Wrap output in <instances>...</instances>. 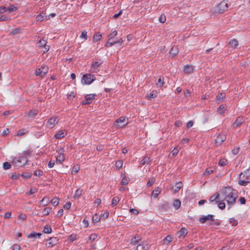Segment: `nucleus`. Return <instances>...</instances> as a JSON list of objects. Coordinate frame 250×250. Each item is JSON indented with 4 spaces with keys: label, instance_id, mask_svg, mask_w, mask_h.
<instances>
[{
    "label": "nucleus",
    "instance_id": "1",
    "mask_svg": "<svg viewBox=\"0 0 250 250\" xmlns=\"http://www.w3.org/2000/svg\"><path fill=\"white\" fill-rule=\"evenodd\" d=\"M221 199L226 200L229 205H233L238 197L237 191L230 187H225L220 190Z\"/></svg>",
    "mask_w": 250,
    "mask_h": 250
},
{
    "label": "nucleus",
    "instance_id": "2",
    "mask_svg": "<svg viewBox=\"0 0 250 250\" xmlns=\"http://www.w3.org/2000/svg\"><path fill=\"white\" fill-rule=\"evenodd\" d=\"M250 168L241 172L239 176V184L245 186L250 182Z\"/></svg>",
    "mask_w": 250,
    "mask_h": 250
},
{
    "label": "nucleus",
    "instance_id": "3",
    "mask_svg": "<svg viewBox=\"0 0 250 250\" xmlns=\"http://www.w3.org/2000/svg\"><path fill=\"white\" fill-rule=\"evenodd\" d=\"M127 120L125 117L122 116L116 120L114 125L118 128H123L127 124Z\"/></svg>",
    "mask_w": 250,
    "mask_h": 250
},
{
    "label": "nucleus",
    "instance_id": "4",
    "mask_svg": "<svg viewBox=\"0 0 250 250\" xmlns=\"http://www.w3.org/2000/svg\"><path fill=\"white\" fill-rule=\"evenodd\" d=\"M94 76L90 74H86L83 75L82 78V83L83 82L84 83L86 84H89L94 81Z\"/></svg>",
    "mask_w": 250,
    "mask_h": 250
},
{
    "label": "nucleus",
    "instance_id": "5",
    "mask_svg": "<svg viewBox=\"0 0 250 250\" xmlns=\"http://www.w3.org/2000/svg\"><path fill=\"white\" fill-rule=\"evenodd\" d=\"M48 71V67L46 66H42L36 71V76L44 77Z\"/></svg>",
    "mask_w": 250,
    "mask_h": 250
},
{
    "label": "nucleus",
    "instance_id": "6",
    "mask_svg": "<svg viewBox=\"0 0 250 250\" xmlns=\"http://www.w3.org/2000/svg\"><path fill=\"white\" fill-rule=\"evenodd\" d=\"M59 121V120L57 117H52L47 122L46 126L49 128H52L58 123Z\"/></svg>",
    "mask_w": 250,
    "mask_h": 250
},
{
    "label": "nucleus",
    "instance_id": "7",
    "mask_svg": "<svg viewBox=\"0 0 250 250\" xmlns=\"http://www.w3.org/2000/svg\"><path fill=\"white\" fill-rule=\"evenodd\" d=\"M214 220V215L211 214H209L208 215H204L201 216L199 218V221L201 223H205L207 221H213Z\"/></svg>",
    "mask_w": 250,
    "mask_h": 250
},
{
    "label": "nucleus",
    "instance_id": "8",
    "mask_svg": "<svg viewBox=\"0 0 250 250\" xmlns=\"http://www.w3.org/2000/svg\"><path fill=\"white\" fill-rule=\"evenodd\" d=\"M103 62L100 61L99 62H94L91 66V69L90 71L92 73H96L97 71L98 67L101 65Z\"/></svg>",
    "mask_w": 250,
    "mask_h": 250
},
{
    "label": "nucleus",
    "instance_id": "9",
    "mask_svg": "<svg viewBox=\"0 0 250 250\" xmlns=\"http://www.w3.org/2000/svg\"><path fill=\"white\" fill-rule=\"evenodd\" d=\"M148 247V244L146 242L144 241L142 244H140L137 246L136 250H147Z\"/></svg>",
    "mask_w": 250,
    "mask_h": 250
},
{
    "label": "nucleus",
    "instance_id": "10",
    "mask_svg": "<svg viewBox=\"0 0 250 250\" xmlns=\"http://www.w3.org/2000/svg\"><path fill=\"white\" fill-rule=\"evenodd\" d=\"M244 120L243 117H239L237 118L233 125H232V127L233 128H236L239 127L242 123H243Z\"/></svg>",
    "mask_w": 250,
    "mask_h": 250
},
{
    "label": "nucleus",
    "instance_id": "11",
    "mask_svg": "<svg viewBox=\"0 0 250 250\" xmlns=\"http://www.w3.org/2000/svg\"><path fill=\"white\" fill-rule=\"evenodd\" d=\"M182 187V183L181 182H178L172 188L171 190L173 193H175L178 192Z\"/></svg>",
    "mask_w": 250,
    "mask_h": 250
},
{
    "label": "nucleus",
    "instance_id": "12",
    "mask_svg": "<svg viewBox=\"0 0 250 250\" xmlns=\"http://www.w3.org/2000/svg\"><path fill=\"white\" fill-rule=\"evenodd\" d=\"M49 242L47 244L48 248H51L55 245L58 241V239L56 237L50 238L48 240Z\"/></svg>",
    "mask_w": 250,
    "mask_h": 250
},
{
    "label": "nucleus",
    "instance_id": "13",
    "mask_svg": "<svg viewBox=\"0 0 250 250\" xmlns=\"http://www.w3.org/2000/svg\"><path fill=\"white\" fill-rule=\"evenodd\" d=\"M228 4L225 1H222L219 5V12H223L228 8Z\"/></svg>",
    "mask_w": 250,
    "mask_h": 250
},
{
    "label": "nucleus",
    "instance_id": "14",
    "mask_svg": "<svg viewBox=\"0 0 250 250\" xmlns=\"http://www.w3.org/2000/svg\"><path fill=\"white\" fill-rule=\"evenodd\" d=\"M141 240V236L140 235H136L132 238L130 244L132 245H136Z\"/></svg>",
    "mask_w": 250,
    "mask_h": 250
},
{
    "label": "nucleus",
    "instance_id": "15",
    "mask_svg": "<svg viewBox=\"0 0 250 250\" xmlns=\"http://www.w3.org/2000/svg\"><path fill=\"white\" fill-rule=\"evenodd\" d=\"M226 135H219L217 136L216 139V143L218 144H221L226 139Z\"/></svg>",
    "mask_w": 250,
    "mask_h": 250
},
{
    "label": "nucleus",
    "instance_id": "16",
    "mask_svg": "<svg viewBox=\"0 0 250 250\" xmlns=\"http://www.w3.org/2000/svg\"><path fill=\"white\" fill-rule=\"evenodd\" d=\"M221 194L220 193H216L215 194H214L213 195H212V196L210 197V198H209V201L210 202H213L215 201H216V203L217 202H218V201H217L219 198V197L220 196L221 197Z\"/></svg>",
    "mask_w": 250,
    "mask_h": 250
},
{
    "label": "nucleus",
    "instance_id": "17",
    "mask_svg": "<svg viewBox=\"0 0 250 250\" xmlns=\"http://www.w3.org/2000/svg\"><path fill=\"white\" fill-rule=\"evenodd\" d=\"M179 52V49L178 48L177 46H174L171 48L169 54L170 55L172 56V57L175 56L176 55H177Z\"/></svg>",
    "mask_w": 250,
    "mask_h": 250
},
{
    "label": "nucleus",
    "instance_id": "18",
    "mask_svg": "<svg viewBox=\"0 0 250 250\" xmlns=\"http://www.w3.org/2000/svg\"><path fill=\"white\" fill-rule=\"evenodd\" d=\"M20 160L21 162H22V163H21V164H19V167H21V166L25 165L27 163V161L26 158L24 156H21L19 158H16V160L17 161H18V160Z\"/></svg>",
    "mask_w": 250,
    "mask_h": 250
},
{
    "label": "nucleus",
    "instance_id": "19",
    "mask_svg": "<svg viewBox=\"0 0 250 250\" xmlns=\"http://www.w3.org/2000/svg\"><path fill=\"white\" fill-rule=\"evenodd\" d=\"M66 135V133L64 131H59L55 135V137L57 139H61L64 137Z\"/></svg>",
    "mask_w": 250,
    "mask_h": 250
},
{
    "label": "nucleus",
    "instance_id": "20",
    "mask_svg": "<svg viewBox=\"0 0 250 250\" xmlns=\"http://www.w3.org/2000/svg\"><path fill=\"white\" fill-rule=\"evenodd\" d=\"M179 237L182 236L184 237L188 233V230L186 228H182L178 232Z\"/></svg>",
    "mask_w": 250,
    "mask_h": 250
},
{
    "label": "nucleus",
    "instance_id": "21",
    "mask_svg": "<svg viewBox=\"0 0 250 250\" xmlns=\"http://www.w3.org/2000/svg\"><path fill=\"white\" fill-rule=\"evenodd\" d=\"M229 44L232 47H236L238 45V42L236 39H233L229 41Z\"/></svg>",
    "mask_w": 250,
    "mask_h": 250
},
{
    "label": "nucleus",
    "instance_id": "22",
    "mask_svg": "<svg viewBox=\"0 0 250 250\" xmlns=\"http://www.w3.org/2000/svg\"><path fill=\"white\" fill-rule=\"evenodd\" d=\"M64 156L63 154H61L56 157V162L57 163L61 164L63 161H64Z\"/></svg>",
    "mask_w": 250,
    "mask_h": 250
},
{
    "label": "nucleus",
    "instance_id": "23",
    "mask_svg": "<svg viewBox=\"0 0 250 250\" xmlns=\"http://www.w3.org/2000/svg\"><path fill=\"white\" fill-rule=\"evenodd\" d=\"M193 71L192 66L189 65H187L184 67V71L186 73L189 74Z\"/></svg>",
    "mask_w": 250,
    "mask_h": 250
},
{
    "label": "nucleus",
    "instance_id": "24",
    "mask_svg": "<svg viewBox=\"0 0 250 250\" xmlns=\"http://www.w3.org/2000/svg\"><path fill=\"white\" fill-rule=\"evenodd\" d=\"M160 189L158 188H157L153 190L152 193V196L155 198H157L159 194L160 193Z\"/></svg>",
    "mask_w": 250,
    "mask_h": 250
},
{
    "label": "nucleus",
    "instance_id": "25",
    "mask_svg": "<svg viewBox=\"0 0 250 250\" xmlns=\"http://www.w3.org/2000/svg\"><path fill=\"white\" fill-rule=\"evenodd\" d=\"M181 205V201L179 199H176L174 201L173 206L176 208L178 209Z\"/></svg>",
    "mask_w": 250,
    "mask_h": 250
},
{
    "label": "nucleus",
    "instance_id": "26",
    "mask_svg": "<svg viewBox=\"0 0 250 250\" xmlns=\"http://www.w3.org/2000/svg\"><path fill=\"white\" fill-rule=\"evenodd\" d=\"M227 107L224 104H222L220 106L218 109V112L220 114H223L225 111L226 110Z\"/></svg>",
    "mask_w": 250,
    "mask_h": 250
},
{
    "label": "nucleus",
    "instance_id": "27",
    "mask_svg": "<svg viewBox=\"0 0 250 250\" xmlns=\"http://www.w3.org/2000/svg\"><path fill=\"white\" fill-rule=\"evenodd\" d=\"M157 92L153 91L147 96V98L149 100H152L157 97Z\"/></svg>",
    "mask_w": 250,
    "mask_h": 250
},
{
    "label": "nucleus",
    "instance_id": "28",
    "mask_svg": "<svg viewBox=\"0 0 250 250\" xmlns=\"http://www.w3.org/2000/svg\"><path fill=\"white\" fill-rule=\"evenodd\" d=\"M150 158L147 156H145L144 157L143 160L141 161V164L142 165H144L145 164H148L150 162Z\"/></svg>",
    "mask_w": 250,
    "mask_h": 250
},
{
    "label": "nucleus",
    "instance_id": "29",
    "mask_svg": "<svg viewBox=\"0 0 250 250\" xmlns=\"http://www.w3.org/2000/svg\"><path fill=\"white\" fill-rule=\"evenodd\" d=\"M116 43H117L116 41H112V39H109L108 42L105 43V46L106 47H111Z\"/></svg>",
    "mask_w": 250,
    "mask_h": 250
},
{
    "label": "nucleus",
    "instance_id": "30",
    "mask_svg": "<svg viewBox=\"0 0 250 250\" xmlns=\"http://www.w3.org/2000/svg\"><path fill=\"white\" fill-rule=\"evenodd\" d=\"M52 231V229L50 226L46 225L45 226L43 229V232L45 233H50Z\"/></svg>",
    "mask_w": 250,
    "mask_h": 250
},
{
    "label": "nucleus",
    "instance_id": "31",
    "mask_svg": "<svg viewBox=\"0 0 250 250\" xmlns=\"http://www.w3.org/2000/svg\"><path fill=\"white\" fill-rule=\"evenodd\" d=\"M38 111L36 109L31 110L29 113L28 116L30 117H34L38 114Z\"/></svg>",
    "mask_w": 250,
    "mask_h": 250
},
{
    "label": "nucleus",
    "instance_id": "32",
    "mask_svg": "<svg viewBox=\"0 0 250 250\" xmlns=\"http://www.w3.org/2000/svg\"><path fill=\"white\" fill-rule=\"evenodd\" d=\"M95 94H87L85 98L86 101H88L89 102H90V101L95 99Z\"/></svg>",
    "mask_w": 250,
    "mask_h": 250
},
{
    "label": "nucleus",
    "instance_id": "33",
    "mask_svg": "<svg viewBox=\"0 0 250 250\" xmlns=\"http://www.w3.org/2000/svg\"><path fill=\"white\" fill-rule=\"evenodd\" d=\"M79 170H80L79 166H78V165L74 166L73 167L72 170L71 171V173L72 174H75L77 173L79 171Z\"/></svg>",
    "mask_w": 250,
    "mask_h": 250
},
{
    "label": "nucleus",
    "instance_id": "34",
    "mask_svg": "<svg viewBox=\"0 0 250 250\" xmlns=\"http://www.w3.org/2000/svg\"><path fill=\"white\" fill-rule=\"evenodd\" d=\"M52 210L51 208L48 207L44 208L42 211V213L43 215H47L49 214Z\"/></svg>",
    "mask_w": 250,
    "mask_h": 250
},
{
    "label": "nucleus",
    "instance_id": "35",
    "mask_svg": "<svg viewBox=\"0 0 250 250\" xmlns=\"http://www.w3.org/2000/svg\"><path fill=\"white\" fill-rule=\"evenodd\" d=\"M225 98V93H220L216 96V99L217 101H220L223 100Z\"/></svg>",
    "mask_w": 250,
    "mask_h": 250
},
{
    "label": "nucleus",
    "instance_id": "36",
    "mask_svg": "<svg viewBox=\"0 0 250 250\" xmlns=\"http://www.w3.org/2000/svg\"><path fill=\"white\" fill-rule=\"evenodd\" d=\"M119 201H120V199L118 197H114L112 200L111 206H114L118 204V203L119 202Z\"/></svg>",
    "mask_w": 250,
    "mask_h": 250
},
{
    "label": "nucleus",
    "instance_id": "37",
    "mask_svg": "<svg viewBox=\"0 0 250 250\" xmlns=\"http://www.w3.org/2000/svg\"><path fill=\"white\" fill-rule=\"evenodd\" d=\"M82 193V190H80L79 189H78L75 193V194L74 195V198H78L79 197L81 196Z\"/></svg>",
    "mask_w": 250,
    "mask_h": 250
},
{
    "label": "nucleus",
    "instance_id": "38",
    "mask_svg": "<svg viewBox=\"0 0 250 250\" xmlns=\"http://www.w3.org/2000/svg\"><path fill=\"white\" fill-rule=\"evenodd\" d=\"M129 179L125 176H124L123 177V179L121 181V184L123 185H127L128 183Z\"/></svg>",
    "mask_w": 250,
    "mask_h": 250
},
{
    "label": "nucleus",
    "instance_id": "39",
    "mask_svg": "<svg viewBox=\"0 0 250 250\" xmlns=\"http://www.w3.org/2000/svg\"><path fill=\"white\" fill-rule=\"evenodd\" d=\"M38 44L39 47H44L46 44V42L44 39L40 40Z\"/></svg>",
    "mask_w": 250,
    "mask_h": 250
},
{
    "label": "nucleus",
    "instance_id": "40",
    "mask_svg": "<svg viewBox=\"0 0 250 250\" xmlns=\"http://www.w3.org/2000/svg\"><path fill=\"white\" fill-rule=\"evenodd\" d=\"M223 201V200L221 201L218 204V208L221 209H224L226 207L225 204Z\"/></svg>",
    "mask_w": 250,
    "mask_h": 250
},
{
    "label": "nucleus",
    "instance_id": "41",
    "mask_svg": "<svg viewBox=\"0 0 250 250\" xmlns=\"http://www.w3.org/2000/svg\"><path fill=\"white\" fill-rule=\"evenodd\" d=\"M164 83V78H160L158 80V83H157V85L158 87H162L163 86Z\"/></svg>",
    "mask_w": 250,
    "mask_h": 250
},
{
    "label": "nucleus",
    "instance_id": "42",
    "mask_svg": "<svg viewBox=\"0 0 250 250\" xmlns=\"http://www.w3.org/2000/svg\"><path fill=\"white\" fill-rule=\"evenodd\" d=\"M51 203L54 206H57L59 203V199L58 198H54L51 200Z\"/></svg>",
    "mask_w": 250,
    "mask_h": 250
},
{
    "label": "nucleus",
    "instance_id": "43",
    "mask_svg": "<svg viewBox=\"0 0 250 250\" xmlns=\"http://www.w3.org/2000/svg\"><path fill=\"white\" fill-rule=\"evenodd\" d=\"M101 219V217H99L97 214H95L93 216L92 221L94 223L98 222Z\"/></svg>",
    "mask_w": 250,
    "mask_h": 250
},
{
    "label": "nucleus",
    "instance_id": "44",
    "mask_svg": "<svg viewBox=\"0 0 250 250\" xmlns=\"http://www.w3.org/2000/svg\"><path fill=\"white\" fill-rule=\"evenodd\" d=\"M102 38L101 34H95L93 36V41L94 42H98L100 41Z\"/></svg>",
    "mask_w": 250,
    "mask_h": 250
},
{
    "label": "nucleus",
    "instance_id": "45",
    "mask_svg": "<svg viewBox=\"0 0 250 250\" xmlns=\"http://www.w3.org/2000/svg\"><path fill=\"white\" fill-rule=\"evenodd\" d=\"M171 241H172V237L170 235H167L164 239V243L167 242V244L169 243Z\"/></svg>",
    "mask_w": 250,
    "mask_h": 250
},
{
    "label": "nucleus",
    "instance_id": "46",
    "mask_svg": "<svg viewBox=\"0 0 250 250\" xmlns=\"http://www.w3.org/2000/svg\"><path fill=\"white\" fill-rule=\"evenodd\" d=\"M11 166L10 164L8 162H4L3 164V167L4 169H8L11 167Z\"/></svg>",
    "mask_w": 250,
    "mask_h": 250
},
{
    "label": "nucleus",
    "instance_id": "47",
    "mask_svg": "<svg viewBox=\"0 0 250 250\" xmlns=\"http://www.w3.org/2000/svg\"><path fill=\"white\" fill-rule=\"evenodd\" d=\"M17 9V7L15 6L14 5H10L8 8H7V10L9 13H11Z\"/></svg>",
    "mask_w": 250,
    "mask_h": 250
},
{
    "label": "nucleus",
    "instance_id": "48",
    "mask_svg": "<svg viewBox=\"0 0 250 250\" xmlns=\"http://www.w3.org/2000/svg\"><path fill=\"white\" fill-rule=\"evenodd\" d=\"M227 160L225 159H221L219 162V165L220 166H224L226 165Z\"/></svg>",
    "mask_w": 250,
    "mask_h": 250
},
{
    "label": "nucleus",
    "instance_id": "49",
    "mask_svg": "<svg viewBox=\"0 0 250 250\" xmlns=\"http://www.w3.org/2000/svg\"><path fill=\"white\" fill-rule=\"evenodd\" d=\"M123 164L122 161H118L116 162L115 166L117 167L120 168L122 167Z\"/></svg>",
    "mask_w": 250,
    "mask_h": 250
},
{
    "label": "nucleus",
    "instance_id": "50",
    "mask_svg": "<svg viewBox=\"0 0 250 250\" xmlns=\"http://www.w3.org/2000/svg\"><path fill=\"white\" fill-rule=\"evenodd\" d=\"M213 172V170L211 168H207L204 173L205 175H208L212 173Z\"/></svg>",
    "mask_w": 250,
    "mask_h": 250
},
{
    "label": "nucleus",
    "instance_id": "51",
    "mask_svg": "<svg viewBox=\"0 0 250 250\" xmlns=\"http://www.w3.org/2000/svg\"><path fill=\"white\" fill-rule=\"evenodd\" d=\"M36 19L38 21H42L44 20V16L43 13L38 15L37 16Z\"/></svg>",
    "mask_w": 250,
    "mask_h": 250
},
{
    "label": "nucleus",
    "instance_id": "52",
    "mask_svg": "<svg viewBox=\"0 0 250 250\" xmlns=\"http://www.w3.org/2000/svg\"><path fill=\"white\" fill-rule=\"evenodd\" d=\"M97 237V234H95V233H93V234H91L89 236V240L91 241H93L95 240L96 239Z\"/></svg>",
    "mask_w": 250,
    "mask_h": 250
},
{
    "label": "nucleus",
    "instance_id": "53",
    "mask_svg": "<svg viewBox=\"0 0 250 250\" xmlns=\"http://www.w3.org/2000/svg\"><path fill=\"white\" fill-rule=\"evenodd\" d=\"M20 29L16 28V29L13 30V31H12L10 32V34L11 35L13 36V35H15L16 34H19L20 33Z\"/></svg>",
    "mask_w": 250,
    "mask_h": 250
},
{
    "label": "nucleus",
    "instance_id": "54",
    "mask_svg": "<svg viewBox=\"0 0 250 250\" xmlns=\"http://www.w3.org/2000/svg\"><path fill=\"white\" fill-rule=\"evenodd\" d=\"M159 21L161 23H164L166 21V16L164 15H161L159 18Z\"/></svg>",
    "mask_w": 250,
    "mask_h": 250
},
{
    "label": "nucleus",
    "instance_id": "55",
    "mask_svg": "<svg viewBox=\"0 0 250 250\" xmlns=\"http://www.w3.org/2000/svg\"><path fill=\"white\" fill-rule=\"evenodd\" d=\"M44 200H46V203L43 205V206H47L48 204V203H49L50 201H49V198L48 197H44L41 201V202H43L44 201Z\"/></svg>",
    "mask_w": 250,
    "mask_h": 250
},
{
    "label": "nucleus",
    "instance_id": "56",
    "mask_svg": "<svg viewBox=\"0 0 250 250\" xmlns=\"http://www.w3.org/2000/svg\"><path fill=\"white\" fill-rule=\"evenodd\" d=\"M42 173H43L42 171L41 170H40V169L36 170L34 171V174L36 176H41L42 175Z\"/></svg>",
    "mask_w": 250,
    "mask_h": 250
},
{
    "label": "nucleus",
    "instance_id": "57",
    "mask_svg": "<svg viewBox=\"0 0 250 250\" xmlns=\"http://www.w3.org/2000/svg\"><path fill=\"white\" fill-rule=\"evenodd\" d=\"M229 223H232L233 226H235L237 225V221L234 218H231L229 219Z\"/></svg>",
    "mask_w": 250,
    "mask_h": 250
},
{
    "label": "nucleus",
    "instance_id": "58",
    "mask_svg": "<svg viewBox=\"0 0 250 250\" xmlns=\"http://www.w3.org/2000/svg\"><path fill=\"white\" fill-rule=\"evenodd\" d=\"M80 38L83 39L85 40L87 39V32L86 31L82 32V34L80 36Z\"/></svg>",
    "mask_w": 250,
    "mask_h": 250
},
{
    "label": "nucleus",
    "instance_id": "59",
    "mask_svg": "<svg viewBox=\"0 0 250 250\" xmlns=\"http://www.w3.org/2000/svg\"><path fill=\"white\" fill-rule=\"evenodd\" d=\"M71 206V204L69 202H67L66 203V204L64 205L63 208L65 209H69Z\"/></svg>",
    "mask_w": 250,
    "mask_h": 250
},
{
    "label": "nucleus",
    "instance_id": "60",
    "mask_svg": "<svg viewBox=\"0 0 250 250\" xmlns=\"http://www.w3.org/2000/svg\"><path fill=\"white\" fill-rule=\"evenodd\" d=\"M178 152L179 150L177 148L175 147L171 152V153H172V155L174 156L178 154Z\"/></svg>",
    "mask_w": 250,
    "mask_h": 250
},
{
    "label": "nucleus",
    "instance_id": "61",
    "mask_svg": "<svg viewBox=\"0 0 250 250\" xmlns=\"http://www.w3.org/2000/svg\"><path fill=\"white\" fill-rule=\"evenodd\" d=\"M117 35V32L116 30L113 31L109 35V37H110L109 39H112L113 37L116 36Z\"/></svg>",
    "mask_w": 250,
    "mask_h": 250
},
{
    "label": "nucleus",
    "instance_id": "62",
    "mask_svg": "<svg viewBox=\"0 0 250 250\" xmlns=\"http://www.w3.org/2000/svg\"><path fill=\"white\" fill-rule=\"evenodd\" d=\"M9 19V17L5 15H2L0 17V21H6Z\"/></svg>",
    "mask_w": 250,
    "mask_h": 250
},
{
    "label": "nucleus",
    "instance_id": "63",
    "mask_svg": "<svg viewBox=\"0 0 250 250\" xmlns=\"http://www.w3.org/2000/svg\"><path fill=\"white\" fill-rule=\"evenodd\" d=\"M26 217L27 216L25 214L21 213L19 216V219H21L22 220H24L26 219Z\"/></svg>",
    "mask_w": 250,
    "mask_h": 250
},
{
    "label": "nucleus",
    "instance_id": "64",
    "mask_svg": "<svg viewBox=\"0 0 250 250\" xmlns=\"http://www.w3.org/2000/svg\"><path fill=\"white\" fill-rule=\"evenodd\" d=\"M21 247L18 244H15L12 247L13 250H20Z\"/></svg>",
    "mask_w": 250,
    "mask_h": 250
}]
</instances>
